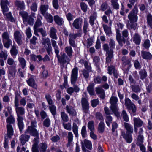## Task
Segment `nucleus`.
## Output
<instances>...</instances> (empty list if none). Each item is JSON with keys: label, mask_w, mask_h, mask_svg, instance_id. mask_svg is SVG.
Segmentation results:
<instances>
[{"label": "nucleus", "mask_w": 152, "mask_h": 152, "mask_svg": "<svg viewBox=\"0 0 152 152\" xmlns=\"http://www.w3.org/2000/svg\"><path fill=\"white\" fill-rule=\"evenodd\" d=\"M110 47L107 44L103 45V48L106 52V63H110L113 58L114 51L113 50L115 48V42L113 39H110L109 43Z\"/></svg>", "instance_id": "obj_1"}, {"label": "nucleus", "mask_w": 152, "mask_h": 152, "mask_svg": "<svg viewBox=\"0 0 152 152\" xmlns=\"http://www.w3.org/2000/svg\"><path fill=\"white\" fill-rule=\"evenodd\" d=\"M118 98L116 96H111L110 100V102L111 104L110 109L114 112L115 115L118 117L120 116V113L118 111Z\"/></svg>", "instance_id": "obj_2"}, {"label": "nucleus", "mask_w": 152, "mask_h": 152, "mask_svg": "<svg viewBox=\"0 0 152 152\" xmlns=\"http://www.w3.org/2000/svg\"><path fill=\"white\" fill-rule=\"evenodd\" d=\"M59 52H58L55 54L57 58L58 61L60 63V65L63 66L66 64H69L70 61V58L64 53L61 52L60 55H59Z\"/></svg>", "instance_id": "obj_3"}, {"label": "nucleus", "mask_w": 152, "mask_h": 152, "mask_svg": "<svg viewBox=\"0 0 152 152\" xmlns=\"http://www.w3.org/2000/svg\"><path fill=\"white\" fill-rule=\"evenodd\" d=\"M138 12L137 7L136 5H135L132 10L130 12L128 16L130 22H136L137 21Z\"/></svg>", "instance_id": "obj_4"}, {"label": "nucleus", "mask_w": 152, "mask_h": 152, "mask_svg": "<svg viewBox=\"0 0 152 152\" xmlns=\"http://www.w3.org/2000/svg\"><path fill=\"white\" fill-rule=\"evenodd\" d=\"M2 37L4 46L7 48H9L10 45H12V42L10 38L8 32H4L2 34Z\"/></svg>", "instance_id": "obj_5"}, {"label": "nucleus", "mask_w": 152, "mask_h": 152, "mask_svg": "<svg viewBox=\"0 0 152 152\" xmlns=\"http://www.w3.org/2000/svg\"><path fill=\"white\" fill-rule=\"evenodd\" d=\"M121 60L123 69L126 71H129L132 66L131 60L127 58L126 56H124L122 57Z\"/></svg>", "instance_id": "obj_6"}, {"label": "nucleus", "mask_w": 152, "mask_h": 152, "mask_svg": "<svg viewBox=\"0 0 152 152\" xmlns=\"http://www.w3.org/2000/svg\"><path fill=\"white\" fill-rule=\"evenodd\" d=\"M78 68L75 67L73 69L72 71L71 80L72 84L75 85L77 81L78 76Z\"/></svg>", "instance_id": "obj_7"}, {"label": "nucleus", "mask_w": 152, "mask_h": 152, "mask_svg": "<svg viewBox=\"0 0 152 152\" xmlns=\"http://www.w3.org/2000/svg\"><path fill=\"white\" fill-rule=\"evenodd\" d=\"M82 149L84 148H86L91 150L92 149V145L91 141L87 139H85L83 141H81Z\"/></svg>", "instance_id": "obj_8"}, {"label": "nucleus", "mask_w": 152, "mask_h": 152, "mask_svg": "<svg viewBox=\"0 0 152 152\" xmlns=\"http://www.w3.org/2000/svg\"><path fill=\"white\" fill-rule=\"evenodd\" d=\"M24 133L25 134L28 133L30 135L32 136L38 137V135L39 134L38 131L36 128L31 126L28 127L25 130Z\"/></svg>", "instance_id": "obj_9"}, {"label": "nucleus", "mask_w": 152, "mask_h": 152, "mask_svg": "<svg viewBox=\"0 0 152 152\" xmlns=\"http://www.w3.org/2000/svg\"><path fill=\"white\" fill-rule=\"evenodd\" d=\"M81 103L83 111L85 113H88L89 109V103L87 99L85 98H82Z\"/></svg>", "instance_id": "obj_10"}, {"label": "nucleus", "mask_w": 152, "mask_h": 152, "mask_svg": "<svg viewBox=\"0 0 152 152\" xmlns=\"http://www.w3.org/2000/svg\"><path fill=\"white\" fill-rule=\"evenodd\" d=\"M14 37L15 41L18 45L22 44V36L19 31H16L14 32Z\"/></svg>", "instance_id": "obj_11"}, {"label": "nucleus", "mask_w": 152, "mask_h": 152, "mask_svg": "<svg viewBox=\"0 0 152 152\" xmlns=\"http://www.w3.org/2000/svg\"><path fill=\"white\" fill-rule=\"evenodd\" d=\"M83 23V19L79 17L77 18L74 21L72 24L73 27L76 29H81Z\"/></svg>", "instance_id": "obj_12"}, {"label": "nucleus", "mask_w": 152, "mask_h": 152, "mask_svg": "<svg viewBox=\"0 0 152 152\" xmlns=\"http://www.w3.org/2000/svg\"><path fill=\"white\" fill-rule=\"evenodd\" d=\"M26 82L29 86L36 89H37V85L36 83L33 75H31L28 80H26Z\"/></svg>", "instance_id": "obj_13"}, {"label": "nucleus", "mask_w": 152, "mask_h": 152, "mask_svg": "<svg viewBox=\"0 0 152 152\" xmlns=\"http://www.w3.org/2000/svg\"><path fill=\"white\" fill-rule=\"evenodd\" d=\"M107 78L105 76H103L102 77L100 76H97L94 78V80L96 84H100L102 82L105 83L107 81Z\"/></svg>", "instance_id": "obj_14"}, {"label": "nucleus", "mask_w": 152, "mask_h": 152, "mask_svg": "<svg viewBox=\"0 0 152 152\" xmlns=\"http://www.w3.org/2000/svg\"><path fill=\"white\" fill-rule=\"evenodd\" d=\"M18 121V126L20 133H22L24 127V123L23 121V117L18 116V118H17Z\"/></svg>", "instance_id": "obj_15"}, {"label": "nucleus", "mask_w": 152, "mask_h": 152, "mask_svg": "<svg viewBox=\"0 0 152 152\" xmlns=\"http://www.w3.org/2000/svg\"><path fill=\"white\" fill-rule=\"evenodd\" d=\"M95 91L96 94L102 99H104L105 96L104 91L102 87H97L95 88Z\"/></svg>", "instance_id": "obj_16"}, {"label": "nucleus", "mask_w": 152, "mask_h": 152, "mask_svg": "<svg viewBox=\"0 0 152 152\" xmlns=\"http://www.w3.org/2000/svg\"><path fill=\"white\" fill-rule=\"evenodd\" d=\"M66 112L69 114V115L75 116L77 115V112L74 108L70 105H66Z\"/></svg>", "instance_id": "obj_17"}, {"label": "nucleus", "mask_w": 152, "mask_h": 152, "mask_svg": "<svg viewBox=\"0 0 152 152\" xmlns=\"http://www.w3.org/2000/svg\"><path fill=\"white\" fill-rule=\"evenodd\" d=\"M131 133L126 132L125 133L124 132L122 133V135L124 138L125 139L126 142L128 143H130L132 141V138Z\"/></svg>", "instance_id": "obj_18"}, {"label": "nucleus", "mask_w": 152, "mask_h": 152, "mask_svg": "<svg viewBox=\"0 0 152 152\" xmlns=\"http://www.w3.org/2000/svg\"><path fill=\"white\" fill-rule=\"evenodd\" d=\"M19 105V103L17 106H16L15 105L17 114V118H18V116L23 117L21 115H23L25 113L24 109L22 107H18Z\"/></svg>", "instance_id": "obj_19"}, {"label": "nucleus", "mask_w": 152, "mask_h": 152, "mask_svg": "<svg viewBox=\"0 0 152 152\" xmlns=\"http://www.w3.org/2000/svg\"><path fill=\"white\" fill-rule=\"evenodd\" d=\"M141 54L142 58L144 59L149 60L152 59V55L148 52L142 51Z\"/></svg>", "instance_id": "obj_20"}, {"label": "nucleus", "mask_w": 152, "mask_h": 152, "mask_svg": "<svg viewBox=\"0 0 152 152\" xmlns=\"http://www.w3.org/2000/svg\"><path fill=\"white\" fill-rule=\"evenodd\" d=\"M30 135L26 134H22L20 138V141L22 145H24L26 142L28 141Z\"/></svg>", "instance_id": "obj_21"}, {"label": "nucleus", "mask_w": 152, "mask_h": 152, "mask_svg": "<svg viewBox=\"0 0 152 152\" xmlns=\"http://www.w3.org/2000/svg\"><path fill=\"white\" fill-rule=\"evenodd\" d=\"M57 32V31L55 27H52L50 28L49 34L50 38L53 39L57 40V37L56 35Z\"/></svg>", "instance_id": "obj_22"}, {"label": "nucleus", "mask_w": 152, "mask_h": 152, "mask_svg": "<svg viewBox=\"0 0 152 152\" xmlns=\"http://www.w3.org/2000/svg\"><path fill=\"white\" fill-rule=\"evenodd\" d=\"M7 136L9 138H11L13 135V129L11 124H7L6 126Z\"/></svg>", "instance_id": "obj_23"}, {"label": "nucleus", "mask_w": 152, "mask_h": 152, "mask_svg": "<svg viewBox=\"0 0 152 152\" xmlns=\"http://www.w3.org/2000/svg\"><path fill=\"white\" fill-rule=\"evenodd\" d=\"M134 125L141 127L143 124L144 122L139 118L134 117L133 118Z\"/></svg>", "instance_id": "obj_24"}, {"label": "nucleus", "mask_w": 152, "mask_h": 152, "mask_svg": "<svg viewBox=\"0 0 152 152\" xmlns=\"http://www.w3.org/2000/svg\"><path fill=\"white\" fill-rule=\"evenodd\" d=\"M9 73L8 76L9 77H14L16 72L15 67L14 66H10L8 68Z\"/></svg>", "instance_id": "obj_25"}, {"label": "nucleus", "mask_w": 152, "mask_h": 152, "mask_svg": "<svg viewBox=\"0 0 152 152\" xmlns=\"http://www.w3.org/2000/svg\"><path fill=\"white\" fill-rule=\"evenodd\" d=\"M74 85L73 87H70L67 89V93L70 95H72L74 91L77 93L80 90V88L78 86Z\"/></svg>", "instance_id": "obj_26"}, {"label": "nucleus", "mask_w": 152, "mask_h": 152, "mask_svg": "<svg viewBox=\"0 0 152 152\" xmlns=\"http://www.w3.org/2000/svg\"><path fill=\"white\" fill-rule=\"evenodd\" d=\"M141 38L140 36L137 33L134 34L133 37V42L137 45H139L141 42Z\"/></svg>", "instance_id": "obj_27"}, {"label": "nucleus", "mask_w": 152, "mask_h": 152, "mask_svg": "<svg viewBox=\"0 0 152 152\" xmlns=\"http://www.w3.org/2000/svg\"><path fill=\"white\" fill-rule=\"evenodd\" d=\"M41 67L42 69L40 74L41 78L43 79H46L48 77V70H45V66L44 65H42Z\"/></svg>", "instance_id": "obj_28"}, {"label": "nucleus", "mask_w": 152, "mask_h": 152, "mask_svg": "<svg viewBox=\"0 0 152 152\" xmlns=\"http://www.w3.org/2000/svg\"><path fill=\"white\" fill-rule=\"evenodd\" d=\"M80 62L81 64H84L85 69H86L88 71H91V64L88 63L86 61H84V60H80Z\"/></svg>", "instance_id": "obj_29"}, {"label": "nucleus", "mask_w": 152, "mask_h": 152, "mask_svg": "<svg viewBox=\"0 0 152 152\" xmlns=\"http://www.w3.org/2000/svg\"><path fill=\"white\" fill-rule=\"evenodd\" d=\"M73 136L71 132H69L68 133L67 139L68 142L66 144V146L69 147L72 144V142L73 140Z\"/></svg>", "instance_id": "obj_30"}, {"label": "nucleus", "mask_w": 152, "mask_h": 152, "mask_svg": "<svg viewBox=\"0 0 152 152\" xmlns=\"http://www.w3.org/2000/svg\"><path fill=\"white\" fill-rule=\"evenodd\" d=\"M94 83H90L87 88V90L91 95H94Z\"/></svg>", "instance_id": "obj_31"}, {"label": "nucleus", "mask_w": 152, "mask_h": 152, "mask_svg": "<svg viewBox=\"0 0 152 152\" xmlns=\"http://www.w3.org/2000/svg\"><path fill=\"white\" fill-rule=\"evenodd\" d=\"M19 14L21 16L23 22L27 21V19L29 17L28 13L26 11H23L19 12Z\"/></svg>", "instance_id": "obj_32"}, {"label": "nucleus", "mask_w": 152, "mask_h": 152, "mask_svg": "<svg viewBox=\"0 0 152 152\" xmlns=\"http://www.w3.org/2000/svg\"><path fill=\"white\" fill-rule=\"evenodd\" d=\"M54 20L56 23L59 26L62 25L64 22L62 18L58 15L54 16Z\"/></svg>", "instance_id": "obj_33"}, {"label": "nucleus", "mask_w": 152, "mask_h": 152, "mask_svg": "<svg viewBox=\"0 0 152 152\" xmlns=\"http://www.w3.org/2000/svg\"><path fill=\"white\" fill-rule=\"evenodd\" d=\"M97 17L96 13H94L90 16L89 22L91 26H93L94 24L95 20L96 19Z\"/></svg>", "instance_id": "obj_34"}, {"label": "nucleus", "mask_w": 152, "mask_h": 152, "mask_svg": "<svg viewBox=\"0 0 152 152\" xmlns=\"http://www.w3.org/2000/svg\"><path fill=\"white\" fill-rule=\"evenodd\" d=\"M139 74L140 76V78L142 80L145 79L147 76V73L146 70L145 69L140 70L139 72Z\"/></svg>", "instance_id": "obj_35"}, {"label": "nucleus", "mask_w": 152, "mask_h": 152, "mask_svg": "<svg viewBox=\"0 0 152 152\" xmlns=\"http://www.w3.org/2000/svg\"><path fill=\"white\" fill-rule=\"evenodd\" d=\"M64 51L69 57L71 58L72 57L73 50L70 46L66 47L64 49Z\"/></svg>", "instance_id": "obj_36"}, {"label": "nucleus", "mask_w": 152, "mask_h": 152, "mask_svg": "<svg viewBox=\"0 0 152 152\" xmlns=\"http://www.w3.org/2000/svg\"><path fill=\"white\" fill-rule=\"evenodd\" d=\"M102 27L106 34L109 36H110L112 34L111 28L107 25L104 24H103Z\"/></svg>", "instance_id": "obj_37"}, {"label": "nucleus", "mask_w": 152, "mask_h": 152, "mask_svg": "<svg viewBox=\"0 0 152 152\" xmlns=\"http://www.w3.org/2000/svg\"><path fill=\"white\" fill-rule=\"evenodd\" d=\"M124 126L128 133H132L133 131V128L132 126L128 123H124Z\"/></svg>", "instance_id": "obj_38"}, {"label": "nucleus", "mask_w": 152, "mask_h": 152, "mask_svg": "<svg viewBox=\"0 0 152 152\" xmlns=\"http://www.w3.org/2000/svg\"><path fill=\"white\" fill-rule=\"evenodd\" d=\"M78 126L75 123H73L72 126V131L76 137H78Z\"/></svg>", "instance_id": "obj_39"}, {"label": "nucleus", "mask_w": 152, "mask_h": 152, "mask_svg": "<svg viewBox=\"0 0 152 152\" xmlns=\"http://www.w3.org/2000/svg\"><path fill=\"white\" fill-rule=\"evenodd\" d=\"M110 7L106 1L103 2L100 6L99 10L102 11H104L107 10Z\"/></svg>", "instance_id": "obj_40"}, {"label": "nucleus", "mask_w": 152, "mask_h": 152, "mask_svg": "<svg viewBox=\"0 0 152 152\" xmlns=\"http://www.w3.org/2000/svg\"><path fill=\"white\" fill-rule=\"evenodd\" d=\"M130 87L132 91L136 93L140 92L141 89L138 85H131Z\"/></svg>", "instance_id": "obj_41"}, {"label": "nucleus", "mask_w": 152, "mask_h": 152, "mask_svg": "<svg viewBox=\"0 0 152 152\" xmlns=\"http://www.w3.org/2000/svg\"><path fill=\"white\" fill-rule=\"evenodd\" d=\"M98 129L99 133H102L104 132V124L103 122L101 121L99 124Z\"/></svg>", "instance_id": "obj_42"}, {"label": "nucleus", "mask_w": 152, "mask_h": 152, "mask_svg": "<svg viewBox=\"0 0 152 152\" xmlns=\"http://www.w3.org/2000/svg\"><path fill=\"white\" fill-rule=\"evenodd\" d=\"M147 21L148 24L150 26V28L152 29V15L148 13L146 16Z\"/></svg>", "instance_id": "obj_43"}, {"label": "nucleus", "mask_w": 152, "mask_h": 152, "mask_svg": "<svg viewBox=\"0 0 152 152\" xmlns=\"http://www.w3.org/2000/svg\"><path fill=\"white\" fill-rule=\"evenodd\" d=\"M61 118L63 121L66 122L68 121L69 118L67 114L64 111H62L61 113Z\"/></svg>", "instance_id": "obj_44"}, {"label": "nucleus", "mask_w": 152, "mask_h": 152, "mask_svg": "<svg viewBox=\"0 0 152 152\" xmlns=\"http://www.w3.org/2000/svg\"><path fill=\"white\" fill-rule=\"evenodd\" d=\"M121 116L123 120L126 122H128L129 121V118L126 111L125 110H123L121 113Z\"/></svg>", "instance_id": "obj_45"}, {"label": "nucleus", "mask_w": 152, "mask_h": 152, "mask_svg": "<svg viewBox=\"0 0 152 152\" xmlns=\"http://www.w3.org/2000/svg\"><path fill=\"white\" fill-rule=\"evenodd\" d=\"M15 5L21 10H23L25 9L24 3L23 2L21 3L20 1H15Z\"/></svg>", "instance_id": "obj_46"}, {"label": "nucleus", "mask_w": 152, "mask_h": 152, "mask_svg": "<svg viewBox=\"0 0 152 152\" xmlns=\"http://www.w3.org/2000/svg\"><path fill=\"white\" fill-rule=\"evenodd\" d=\"M127 109L129 111V112L131 113H133V114H134L136 112V107L135 105L134 104L128 107Z\"/></svg>", "instance_id": "obj_47"}, {"label": "nucleus", "mask_w": 152, "mask_h": 152, "mask_svg": "<svg viewBox=\"0 0 152 152\" xmlns=\"http://www.w3.org/2000/svg\"><path fill=\"white\" fill-rule=\"evenodd\" d=\"M18 61L21 65V67L22 69H24L26 66V61L23 57H19L18 58Z\"/></svg>", "instance_id": "obj_48"}, {"label": "nucleus", "mask_w": 152, "mask_h": 152, "mask_svg": "<svg viewBox=\"0 0 152 152\" xmlns=\"http://www.w3.org/2000/svg\"><path fill=\"white\" fill-rule=\"evenodd\" d=\"M81 72L83 77L86 80H87L89 77V73L91 71L83 69L81 71Z\"/></svg>", "instance_id": "obj_49"}, {"label": "nucleus", "mask_w": 152, "mask_h": 152, "mask_svg": "<svg viewBox=\"0 0 152 152\" xmlns=\"http://www.w3.org/2000/svg\"><path fill=\"white\" fill-rule=\"evenodd\" d=\"M116 39L119 45L121 47H122L123 45V44H124L126 42V40L125 38L122 37L117 38Z\"/></svg>", "instance_id": "obj_50"}, {"label": "nucleus", "mask_w": 152, "mask_h": 152, "mask_svg": "<svg viewBox=\"0 0 152 152\" xmlns=\"http://www.w3.org/2000/svg\"><path fill=\"white\" fill-rule=\"evenodd\" d=\"M20 96V94L17 91L15 92V98L14 104L16 106L18 105L19 102V98Z\"/></svg>", "instance_id": "obj_51"}, {"label": "nucleus", "mask_w": 152, "mask_h": 152, "mask_svg": "<svg viewBox=\"0 0 152 152\" xmlns=\"http://www.w3.org/2000/svg\"><path fill=\"white\" fill-rule=\"evenodd\" d=\"M137 139L136 143L137 145H140V144H142L143 142L144 137L142 134L139 135Z\"/></svg>", "instance_id": "obj_52"}, {"label": "nucleus", "mask_w": 152, "mask_h": 152, "mask_svg": "<svg viewBox=\"0 0 152 152\" xmlns=\"http://www.w3.org/2000/svg\"><path fill=\"white\" fill-rule=\"evenodd\" d=\"M51 42L52 45L54 49L55 53L59 52L58 47L56 45V42L53 39H51Z\"/></svg>", "instance_id": "obj_53"}, {"label": "nucleus", "mask_w": 152, "mask_h": 152, "mask_svg": "<svg viewBox=\"0 0 152 152\" xmlns=\"http://www.w3.org/2000/svg\"><path fill=\"white\" fill-rule=\"evenodd\" d=\"M81 134L83 138H85L87 136V132L86 127L85 126H83L81 130Z\"/></svg>", "instance_id": "obj_54"}, {"label": "nucleus", "mask_w": 152, "mask_h": 152, "mask_svg": "<svg viewBox=\"0 0 152 152\" xmlns=\"http://www.w3.org/2000/svg\"><path fill=\"white\" fill-rule=\"evenodd\" d=\"M49 110L53 116L55 115L56 114V107L54 105H51L49 106Z\"/></svg>", "instance_id": "obj_55"}, {"label": "nucleus", "mask_w": 152, "mask_h": 152, "mask_svg": "<svg viewBox=\"0 0 152 152\" xmlns=\"http://www.w3.org/2000/svg\"><path fill=\"white\" fill-rule=\"evenodd\" d=\"M1 5L3 12H7L8 11V9L7 6L6 5L5 1H1Z\"/></svg>", "instance_id": "obj_56"}, {"label": "nucleus", "mask_w": 152, "mask_h": 152, "mask_svg": "<svg viewBox=\"0 0 152 152\" xmlns=\"http://www.w3.org/2000/svg\"><path fill=\"white\" fill-rule=\"evenodd\" d=\"M80 36L81 35L79 33L75 34L70 33L69 34V39L75 40L77 37H80Z\"/></svg>", "instance_id": "obj_57"}, {"label": "nucleus", "mask_w": 152, "mask_h": 152, "mask_svg": "<svg viewBox=\"0 0 152 152\" xmlns=\"http://www.w3.org/2000/svg\"><path fill=\"white\" fill-rule=\"evenodd\" d=\"M80 5L81 10L83 12H86L87 10L88 6L87 5L83 2L80 3Z\"/></svg>", "instance_id": "obj_58"}, {"label": "nucleus", "mask_w": 152, "mask_h": 152, "mask_svg": "<svg viewBox=\"0 0 152 152\" xmlns=\"http://www.w3.org/2000/svg\"><path fill=\"white\" fill-rule=\"evenodd\" d=\"M15 118L11 115L6 119V122L7 123L9 124H13L15 122Z\"/></svg>", "instance_id": "obj_59"}, {"label": "nucleus", "mask_w": 152, "mask_h": 152, "mask_svg": "<svg viewBox=\"0 0 152 152\" xmlns=\"http://www.w3.org/2000/svg\"><path fill=\"white\" fill-rule=\"evenodd\" d=\"M134 103L132 102L128 98H126L125 100V105L127 108L130 106Z\"/></svg>", "instance_id": "obj_60"}, {"label": "nucleus", "mask_w": 152, "mask_h": 152, "mask_svg": "<svg viewBox=\"0 0 152 152\" xmlns=\"http://www.w3.org/2000/svg\"><path fill=\"white\" fill-rule=\"evenodd\" d=\"M10 53L12 56H16L17 54L18 51V50L16 49V46H12V48L10 50Z\"/></svg>", "instance_id": "obj_61"}, {"label": "nucleus", "mask_w": 152, "mask_h": 152, "mask_svg": "<svg viewBox=\"0 0 152 152\" xmlns=\"http://www.w3.org/2000/svg\"><path fill=\"white\" fill-rule=\"evenodd\" d=\"M88 127L91 131H92L94 130V121H91L88 122Z\"/></svg>", "instance_id": "obj_62"}, {"label": "nucleus", "mask_w": 152, "mask_h": 152, "mask_svg": "<svg viewBox=\"0 0 152 152\" xmlns=\"http://www.w3.org/2000/svg\"><path fill=\"white\" fill-rule=\"evenodd\" d=\"M47 9H48V5H42L40 7V9L41 13L44 15L45 14Z\"/></svg>", "instance_id": "obj_63"}, {"label": "nucleus", "mask_w": 152, "mask_h": 152, "mask_svg": "<svg viewBox=\"0 0 152 152\" xmlns=\"http://www.w3.org/2000/svg\"><path fill=\"white\" fill-rule=\"evenodd\" d=\"M41 145L39 148V151L40 152H45L46 150L47 145L46 144L42 142Z\"/></svg>", "instance_id": "obj_64"}]
</instances>
